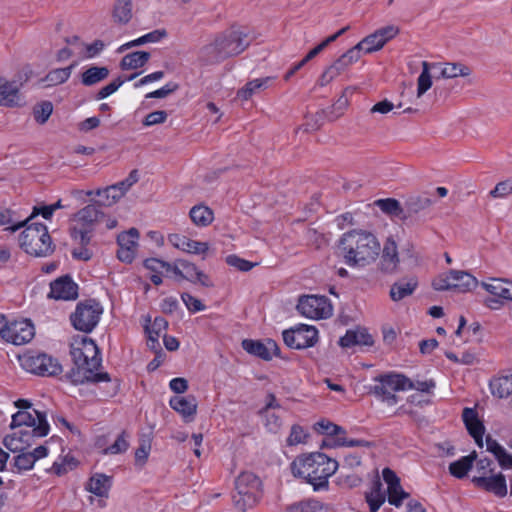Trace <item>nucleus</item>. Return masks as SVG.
<instances>
[{
  "label": "nucleus",
  "instance_id": "obj_38",
  "mask_svg": "<svg viewBox=\"0 0 512 512\" xmlns=\"http://www.w3.org/2000/svg\"><path fill=\"white\" fill-rule=\"evenodd\" d=\"M167 36V32L165 29H156L149 33H146L132 41H129L123 45H121L117 49V53H123L125 50L130 49L132 47L141 46L147 43H158L162 39Z\"/></svg>",
  "mask_w": 512,
  "mask_h": 512
},
{
  "label": "nucleus",
  "instance_id": "obj_59",
  "mask_svg": "<svg viewBox=\"0 0 512 512\" xmlns=\"http://www.w3.org/2000/svg\"><path fill=\"white\" fill-rule=\"evenodd\" d=\"M124 82L125 80L117 78L109 84L103 86L97 93V99L102 100L109 97L110 95L115 93L124 84Z\"/></svg>",
  "mask_w": 512,
  "mask_h": 512
},
{
  "label": "nucleus",
  "instance_id": "obj_41",
  "mask_svg": "<svg viewBox=\"0 0 512 512\" xmlns=\"http://www.w3.org/2000/svg\"><path fill=\"white\" fill-rule=\"evenodd\" d=\"M109 76V69L105 66H90L81 73V83L85 86H93L105 80Z\"/></svg>",
  "mask_w": 512,
  "mask_h": 512
},
{
  "label": "nucleus",
  "instance_id": "obj_39",
  "mask_svg": "<svg viewBox=\"0 0 512 512\" xmlns=\"http://www.w3.org/2000/svg\"><path fill=\"white\" fill-rule=\"evenodd\" d=\"M381 250L383 269L388 272L394 271L400 262L395 241L388 239Z\"/></svg>",
  "mask_w": 512,
  "mask_h": 512
},
{
  "label": "nucleus",
  "instance_id": "obj_34",
  "mask_svg": "<svg viewBox=\"0 0 512 512\" xmlns=\"http://www.w3.org/2000/svg\"><path fill=\"white\" fill-rule=\"evenodd\" d=\"M486 450L493 454L503 469L512 468V454L491 436L486 437Z\"/></svg>",
  "mask_w": 512,
  "mask_h": 512
},
{
  "label": "nucleus",
  "instance_id": "obj_51",
  "mask_svg": "<svg viewBox=\"0 0 512 512\" xmlns=\"http://www.w3.org/2000/svg\"><path fill=\"white\" fill-rule=\"evenodd\" d=\"M107 45V43L100 39H95L92 42L85 41L84 61L95 59L100 56Z\"/></svg>",
  "mask_w": 512,
  "mask_h": 512
},
{
  "label": "nucleus",
  "instance_id": "obj_1",
  "mask_svg": "<svg viewBox=\"0 0 512 512\" xmlns=\"http://www.w3.org/2000/svg\"><path fill=\"white\" fill-rule=\"evenodd\" d=\"M338 248L345 264L358 268L373 263L381 252V244L377 237L365 230H351L344 233Z\"/></svg>",
  "mask_w": 512,
  "mask_h": 512
},
{
  "label": "nucleus",
  "instance_id": "obj_60",
  "mask_svg": "<svg viewBox=\"0 0 512 512\" xmlns=\"http://www.w3.org/2000/svg\"><path fill=\"white\" fill-rule=\"evenodd\" d=\"M168 114L166 111L158 110L147 114L143 120V125L146 127L162 124L167 120Z\"/></svg>",
  "mask_w": 512,
  "mask_h": 512
},
{
  "label": "nucleus",
  "instance_id": "obj_3",
  "mask_svg": "<svg viewBox=\"0 0 512 512\" xmlns=\"http://www.w3.org/2000/svg\"><path fill=\"white\" fill-rule=\"evenodd\" d=\"M250 44L247 31L239 26L215 34L210 42L199 51V58L205 63H218L241 54Z\"/></svg>",
  "mask_w": 512,
  "mask_h": 512
},
{
  "label": "nucleus",
  "instance_id": "obj_24",
  "mask_svg": "<svg viewBox=\"0 0 512 512\" xmlns=\"http://www.w3.org/2000/svg\"><path fill=\"white\" fill-rule=\"evenodd\" d=\"M23 83L0 76V106L17 108L23 105L21 87Z\"/></svg>",
  "mask_w": 512,
  "mask_h": 512
},
{
  "label": "nucleus",
  "instance_id": "obj_42",
  "mask_svg": "<svg viewBox=\"0 0 512 512\" xmlns=\"http://www.w3.org/2000/svg\"><path fill=\"white\" fill-rule=\"evenodd\" d=\"M491 393L498 398H506L512 394V375L494 378L489 384Z\"/></svg>",
  "mask_w": 512,
  "mask_h": 512
},
{
  "label": "nucleus",
  "instance_id": "obj_33",
  "mask_svg": "<svg viewBox=\"0 0 512 512\" xmlns=\"http://www.w3.org/2000/svg\"><path fill=\"white\" fill-rule=\"evenodd\" d=\"M112 485L111 478L105 474L92 475L85 488L88 492L100 498H107Z\"/></svg>",
  "mask_w": 512,
  "mask_h": 512
},
{
  "label": "nucleus",
  "instance_id": "obj_18",
  "mask_svg": "<svg viewBox=\"0 0 512 512\" xmlns=\"http://www.w3.org/2000/svg\"><path fill=\"white\" fill-rule=\"evenodd\" d=\"M400 30L396 25H387L375 30L373 33L364 37L355 47L359 53L371 54L381 50L389 41L394 39Z\"/></svg>",
  "mask_w": 512,
  "mask_h": 512
},
{
  "label": "nucleus",
  "instance_id": "obj_14",
  "mask_svg": "<svg viewBox=\"0 0 512 512\" xmlns=\"http://www.w3.org/2000/svg\"><path fill=\"white\" fill-rule=\"evenodd\" d=\"M11 429L13 431L4 437L3 444L13 453L25 451L36 438L47 436V429L43 424L37 428L16 427Z\"/></svg>",
  "mask_w": 512,
  "mask_h": 512
},
{
  "label": "nucleus",
  "instance_id": "obj_17",
  "mask_svg": "<svg viewBox=\"0 0 512 512\" xmlns=\"http://www.w3.org/2000/svg\"><path fill=\"white\" fill-rule=\"evenodd\" d=\"M21 367L27 372L38 375H55L61 371L56 360L44 353L27 352L19 356Z\"/></svg>",
  "mask_w": 512,
  "mask_h": 512
},
{
  "label": "nucleus",
  "instance_id": "obj_22",
  "mask_svg": "<svg viewBox=\"0 0 512 512\" xmlns=\"http://www.w3.org/2000/svg\"><path fill=\"white\" fill-rule=\"evenodd\" d=\"M168 242L174 248L187 254L201 256L202 259H205L211 251L208 242L194 240L183 234L174 233L168 235Z\"/></svg>",
  "mask_w": 512,
  "mask_h": 512
},
{
  "label": "nucleus",
  "instance_id": "obj_9",
  "mask_svg": "<svg viewBox=\"0 0 512 512\" xmlns=\"http://www.w3.org/2000/svg\"><path fill=\"white\" fill-rule=\"evenodd\" d=\"M100 215V210L94 205H87L79 210L72 219L71 235L73 239L81 245H87Z\"/></svg>",
  "mask_w": 512,
  "mask_h": 512
},
{
  "label": "nucleus",
  "instance_id": "obj_19",
  "mask_svg": "<svg viewBox=\"0 0 512 512\" xmlns=\"http://www.w3.org/2000/svg\"><path fill=\"white\" fill-rule=\"evenodd\" d=\"M35 336L34 324L29 319L5 322L2 338L13 345H24Z\"/></svg>",
  "mask_w": 512,
  "mask_h": 512
},
{
  "label": "nucleus",
  "instance_id": "obj_40",
  "mask_svg": "<svg viewBox=\"0 0 512 512\" xmlns=\"http://www.w3.org/2000/svg\"><path fill=\"white\" fill-rule=\"evenodd\" d=\"M150 59V53L146 51H135L126 54L120 61V68L124 71L142 68Z\"/></svg>",
  "mask_w": 512,
  "mask_h": 512
},
{
  "label": "nucleus",
  "instance_id": "obj_45",
  "mask_svg": "<svg viewBox=\"0 0 512 512\" xmlns=\"http://www.w3.org/2000/svg\"><path fill=\"white\" fill-rule=\"evenodd\" d=\"M417 285L418 282L415 278L395 283L391 287L390 297L393 301H400L405 297L411 295L415 291Z\"/></svg>",
  "mask_w": 512,
  "mask_h": 512
},
{
  "label": "nucleus",
  "instance_id": "obj_55",
  "mask_svg": "<svg viewBox=\"0 0 512 512\" xmlns=\"http://www.w3.org/2000/svg\"><path fill=\"white\" fill-rule=\"evenodd\" d=\"M225 260L229 266L234 267V268L238 269L239 271H243V272H247L254 267L253 263H251L245 259H242L235 254L228 255Z\"/></svg>",
  "mask_w": 512,
  "mask_h": 512
},
{
  "label": "nucleus",
  "instance_id": "obj_64",
  "mask_svg": "<svg viewBox=\"0 0 512 512\" xmlns=\"http://www.w3.org/2000/svg\"><path fill=\"white\" fill-rule=\"evenodd\" d=\"M170 389L177 393L182 394L185 393L188 389V382L185 378L177 377L173 378L169 382Z\"/></svg>",
  "mask_w": 512,
  "mask_h": 512
},
{
  "label": "nucleus",
  "instance_id": "obj_63",
  "mask_svg": "<svg viewBox=\"0 0 512 512\" xmlns=\"http://www.w3.org/2000/svg\"><path fill=\"white\" fill-rule=\"evenodd\" d=\"M144 266L154 272H161L162 270L168 271L170 269V264L158 260L156 258L146 259L144 262Z\"/></svg>",
  "mask_w": 512,
  "mask_h": 512
},
{
  "label": "nucleus",
  "instance_id": "obj_32",
  "mask_svg": "<svg viewBox=\"0 0 512 512\" xmlns=\"http://www.w3.org/2000/svg\"><path fill=\"white\" fill-rule=\"evenodd\" d=\"M170 407L179 413L184 421L190 422L194 419L197 411V402L193 396H174L169 400Z\"/></svg>",
  "mask_w": 512,
  "mask_h": 512
},
{
  "label": "nucleus",
  "instance_id": "obj_58",
  "mask_svg": "<svg viewBox=\"0 0 512 512\" xmlns=\"http://www.w3.org/2000/svg\"><path fill=\"white\" fill-rule=\"evenodd\" d=\"M377 206L385 213L391 215H398L401 211L400 204L395 199H380L377 201Z\"/></svg>",
  "mask_w": 512,
  "mask_h": 512
},
{
  "label": "nucleus",
  "instance_id": "obj_13",
  "mask_svg": "<svg viewBox=\"0 0 512 512\" xmlns=\"http://www.w3.org/2000/svg\"><path fill=\"white\" fill-rule=\"evenodd\" d=\"M314 430L317 433L323 434L326 438L323 440V446L328 448L337 447H358L363 445V441L348 439L346 431L339 425L333 422L322 419L314 424Z\"/></svg>",
  "mask_w": 512,
  "mask_h": 512
},
{
  "label": "nucleus",
  "instance_id": "obj_5",
  "mask_svg": "<svg viewBox=\"0 0 512 512\" xmlns=\"http://www.w3.org/2000/svg\"><path fill=\"white\" fill-rule=\"evenodd\" d=\"M422 71L417 79V97H422L432 87V77L452 79L467 77L471 69L461 63L422 61Z\"/></svg>",
  "mask_w": 512,
  "mask_h": 512
},
{
  "label": "nucleus",
  "instance_id": "obj_43",
  "mask_svg": "<svg viewBox=\"0 0 512 512\" xmlns=\"http://www.w3.org/2000/svg\"><path fill=\"white\" fill-rule=\"evenodd\" d=\"M190 218L194 225L198 227H207L214 220L213 211L205 205H195L190 210Z\"/></svg>",
  "mask_w": 512,
  "mask_h": 512
},
{
  "label": "nucleus",
  "instance_id": "obj_29",
  "mask_svg": "<svg viewBox=\"0 0 512 512\" xmlns=\"http://www.w3.org/2000/svg\"><path fill=\"white\" fill-rule=\"evenodd\" d=\"M280 404L275 396L270 394L266 399L265 406L261 409L260 413L264 419V426L269 432L277 433L282 426L281 416L276 410H280Z\"/></svg>",
  "mask_w": 512,
  "mask_h": 512
},
{
  "label": "nucleus",
  "instance_id": "obj_46",
  "mask_svg": "<svg viewBox=\"0 0 512 512\" xmlns=\"http://www.w3.org/2000/svg\"><path fill=\"white\" fill-rule=\"evenodd\" d=\"M475 458L476 454L472 453L452 462L449 465L450 474L459 479L465 477L472 468Z\"/></svg>",
  "mask_w": 512,
  "mask_h": 512
},
{
  "label": "nucleus",
  "instance_id": "obj_56",
  "mask_svg": "<svg viewBox=\"0 0 512 512\" xmlns=\"http://www.w3.org/2000/svg\"><path fill=\"white\" fill-rule=\"evenodd\" d=\"M307 436L306 431L301 426L293 425L287 443L291 446L302 444L306 441Z\"/></svg>",
  "mask_w": 512,
  "mask_h": 512
},
{
  "label": "nucleus",
  "instance_id": "obj_16",
  "mask_svg": "<svg viewBox=\"0 0 512 512\" xmlns=\"http://www.w3.org/2000/svg\"><path fill=\"white\" fill-rule=\"evenodd\" d=\"M284 343L292 349L313 347L318 341V330L313 325L297 324L282 333Z\"/></svg>",
  "mask_w": 512,
  "mask_h": 512
},
{
  "label": "nucleus",
  "instance_id": "obj_21",
  "mask_svg": "<svg viewBox=\"0 0 512 512\" xmlns=\"http://www.w3.org/2000/svg\"><path fill=\"white\" fill-rule=\"evenodd\" d=\"M482 287L493 297L485 300L486 307L499 310L506 302L512 301V282L503 279H493L483 282Z\"/></svg>",
  "mask_w": 512,
  "mask_h": 512
},
{
  "label": "nucleus",
  "instance_id": "obj_61",
  "mask_svg": "<svg viewBox=\"0 0 512 512\" xmlns=\"http://www.w3.org/2000/svg\"><path fill=\"white\" fill-rule=\"evenodd\" d=\"M510 194H512V180L499 182L490 192L493 198H504Z\"/></svg>",
  "mask_w": 512,
  "mask_h": 512
},
{
  "label": "nucleus",
  "instance_id": "obj_62",
  "mask_svg": "<svg viewBox=\"0 0 512 512\" xmlns=\"http://www.w3.org/2000/svg\"><path fill=\"white\" fill-rule=\"evenodd\" d=\"M339 75H341V72L337 69V67L334 66L332 63L330 66H328L321 76L318 79V85L320 86H326L331 81H333L335 78H337Z\"/></svg>",
  "mask_w": 512,
  "mask_h": 512
},
{
  "label": "nucleus",
  "instance_id": "obj_52",
  "mask_svg": "<svg viewBox=\"0 0 512 512\" xmlns=\"http://www.w3.org/2000/svg\"><path fill=\"white\" fill-rule=\"evenodd\" d=\"M401 260L403 263H406L408 267H414L419 265L420 256L412 243L407 242L402 246Z\"/></svg>",
  "mask_w": 512,
  "mask_h": 512
},
{
  "label": "nucleus",
  "instance_id": "obj_7",
  "mask_svg": "<svg viewBox=\"0 0 512 512\" xmlns=\"http://www.w3.org/2000/svg\"><path fill=\"white\" fill-rule=\"evenodd\" d=\"M374 382L370 392L390 406L398 402L395 392L408 391L412 387L409 378L394 372L379 375L374 378Z\"/></svg>",
  "mask_w": 512,
  "mask_h": 512
},
{
  "label": "nucleus",
  "instance_id": "obj_10",
  "mask_svg": "<svg viewBox=\"0 0 512 512\" xmlns=\"http://www.w3.org/2000/svg\"><path fill=\"white\" fill-rule=\"evenodd\" d=\"M432 285L433 288L438 291L453 290L466 293L474 290L478 286V280L468 272L450 270L435 278Z\"/></svg>",
  "mask_w": 512,
  "mask_h": 512
},
{
  "label": "nucleus",
  "instance_id": "obj_53",
  "mask_svg": "<svg viewBox=\"0 0 512 512\" xmlns=\"http://www.w3.org/2000/svg\"><path fill=\"white\" fill-rule=\"evenodd\" d=\"M13 465L18 473L29 471L32 470L35 465L34 458L30 454V452L22 451L19 452V454L14 457Z\"/></svg>",
  "mask_w": 512,
  "mask_h": 512
},
{
  "label": "nucleus",
  "instance_id": "obj_2",
  "mask_svg": "<svg viewBox=\"0 0 512 512\" xmlns=\"http://www.w3.org/2000/svg\"><path fill=\"white\" fill-rule=\"evenodd\" d=\"M70 354L75 368L73 380L75 382H108L110 376L106 372H98L101 366V357L95 342L87 336L74 338L71 343Z\"/></svg>",
  "mask_w": 512,
  "mask_h": 512
},
{
  "label": "nucleus",
  "instance_id": "obj_30",
  "mask_svg": "<svg viewBox=\"0 0 512 512\" xmlns=\"http://www.w3.org/2000/svg\"><path fill=\"white\" fill-rule=\"evenodd\" d=\"M242 348L247 353L257 356L263 360H271L273 356L278 354V346L276 342L270 339L266 342L245 339L242 341Z\"/></svg>",
  "mask_w": 512,
  "mask_h": 512
},
{
  "label": "nucleus",
  "instance_id": "obj_6",
  "mask_svg": "<svg viewBox=\"0 0 512 512\" xmlns=\"http://www.w3.org/2000/svg\"><path fill=\"white\" fill-rule=\"evenodd\" d=\"M20 247L29 255L45 257L53 252V244L44 224L27 225L19 236Z\"/></svg>",
  "mask_w": 512,
  "mask_h": 512
},
{
  "label": "nucleus",
  "instance_id": "obj_11",
  "mask_svg": "<svg viewBox=\"0 0 512 512\" xmlns=\"http://www.w3.org/2000/svg\"><path fill=\"white\" fill-rule=\"evenodd\" d=\"M296 309L301 316L310 320H324L333 315L331 301L323 295L300 296Z\"/></svg>",
  "mask_w": 512,
  "mask_h": 512
},
{
  "label": "nucleus",
  "instance_id": "obj_31",
  "mask_svg": "<svg viewBox=\"0 0 512 512\" xmlns=\"http://www.w3.org/2000/svg\"><path fill=\"white\" fill-rule=\"evenodd\" d=\"M464 424L479 447H483V436L485 427L479 420L477 411L474 408H465L462 413Z\"/></svg>",
  "mask_w": 512,
  "mask_h": 512
},
{
  "label": "nucleus",
  "instance_id": "obj_50",
  "mask_svg": "<svg viewBox=\"0 0 512 512\" xmlns=\"http://www.w3.org/2000/svg\"><path fill=\"white\" fill-rule=\"evenodd\" d=\"M53 112V105L50 101L37 103L33 108V117L38 124H45Z\"/></svg>",
  "mask_w": 512,
  "mask_h": 512
},
{
  "label": "nucleus",
  "instance_id": "obj_47",
  "mask_svg": "<svg viewBox=\"0 0 512 512\" xmlns=\"http://www.w3.org/2000/svg\"><path fill=\"white\" fill-rule=\"evenodd\" d=\"M113 18L120 24L128 23L132 18V3L130 0H117L113 8Z\"/></svg>",
  "mask_w": 512,
  "mask_h": 512
},
{
  "label": "nucleus",
  "instance_id": "obj_15",
  "mask_svg": "<svg viewBox=\"0 0 512 512\" xmlns=\"http://www.w3.org/2000/svg\"><path fill=\"white\" fill-rule=\"evenodd\" d=\"M102 313L103 308L98 302L88 300L77 305L71 321L75 329L91 332L97 326Z\"/></svg>",
  "mask_w": 512,
  "mask_h": 512
},
{
  "label": "nucleus",
  "instance_id": "obj_48",
  "mask_svg": "<svg viewBox=\"0 0 512 512\" xmlns=\"http://www.w3.org/2000/svg\"><path fill=\"white\" fill-rule=\"evenodd\" d=\"M288 512H331V509L320 501L306 500L292 505Z\"/></svg>",
  "mask_w": 512,
  "mask_h": 512
},
{
  "label": "nucleus",
  "instance_id": "obj_44",
  "mask_svg": "<svg viewBox=\"0 0 512 512\" xmlns=\"http://www.w3.org/2000/svg\"><path fill=\"white\" fill-rule=\"evenodd\" d=\"M74 68L75 64H70L67 67L52 69L42 79V82L45 83L46 86H56L63 84L68 81Z\"/></svg>",
  "mask_w": 512,
  "mask_h": 512
},
{
  "label": "nucleus",
  "instance_id": "obj_12",
  "mask_svg": "<svg viewBox=\"0 0 512 512\" xmlns=\"http://www.w3.org/2000/svg\"><path fill=\"white\" fill-rule=\"evenodd\" d=\"M15 406L19 410L12 415L11 428H37L43 424L46 426L47 435L49 434L50 426L44 412L32 408L31 403L26 399L17 400Z\"/></svg>",
  "mask_w": 512,
  "mask_h": 512
},
{
  "label": "nucleus",
  "instance_id": "obj_28",
  "mask_svg": "<svg viewBox=\"0 0 512 512\" xmlns=\"http://www.w3.org/2000/svg\"><path fill=\"white\" fill-rule=\"evenodd\" d=\"M78 296V286L69 277L63 276L50 284L49 297L56 300H74Z\"/></svg>",
  "mask_w": 512,
  "mask_h": 512
},
{
  "label": "nucleus",
  "instance_id": "obj_36",
  "mask_svg": "<svg viewBox=\"0 0 512 512\" xmlns=\"http://www.w3.org/2000/svg\"><path fill=\"white\" fill-rule=\"evenodd\" d=\"M272 81V77L253 79L247 82L241 89L237 91V98L242 101H247L261 90L267 89Z\"/></svg>",
  "mask_w": 512,
  "mask_h": 512
},
{
  "label": "nucleus",
  "instance_id": "obj_25",
  "mask_svg": "<svg viewBox=\"0 0 512 512\" xmlns=\"http://www.w3.org/2000/svg\"><path fill=\"white\" fill-rule=\"evenodd\" d=\"M139 241V232L136 228L122 232L117 237V257L121 262L131 263L136 256Z\"/></svg>",
  "mask_w": 512,
  "mask_h": 512
},
{
  "label": "nucleus",
  "instance_id": "obj_57",
  "mask_svg": "<svg viewBox=\"0 0 512 512\" xmlns=\"http://www.w3.org/2000/svg\"><path fill=\"white\" fill-rule=\"evenodd\" d=\"M181 299L183 303L185 304L186 308L191 313H196L205 310V305L197 298L192 296L189 293H182Z\"/></svg>",
  "mask_w": 512,
  "mask_h": 512
},
{
  "label": "nucleus",
  "instance_id": "obj_54",
  "mask_svg": "<svg viewBox=\"0 0 512 512\" xmlns=\"http://www.w3.org/2000/svg\"><path fill=\"white\" fill-rule=\"evenodd\" d=\"M129 447L127 435L123 432L120 434L114 443L103 450L104 454L116 455L125 452Z\"/></svg>",
  "mask_w": 512,
  "mask_h": 512
},
{
  "label": "nucleus",
  "instance_id": "obj_4",
  "mask_svg": "<svg viewBox=\"0 0 512 512\" xmlns=\"http://www.w3.org/2000/svg\"><path fill=\"white\" fill-rule=\"evenodd\" d=\"M337 469L338 462L320 452L298 456L292 462L293 474L311 484L314 491L327 490L329 478Z\"/></svg>",
  "mask_w": 512,
  "mask_h": 512
},
{
  "label": "nucleus",
  "instance_id": "obj_37",
  "mask_svg": "<svg viewBox=\"0 0 512 512\" xmlns=\"http://www.w3.org/2000/svg\"><path fill=\"white\" fill-rule=\"evenodd\" d=\"M365 500L370 512H377L386 501V492L382 488L379 479L372 482L371 487L365 492Z\"/></svg>",
  "mask_w": 512,
  "mask_h": 512
},
{
  "label": "nucleus",
  "instance_id": "obj_20",
  "mask_svg": "<svg viewBox=\"0 0 512 512\" xmlns=\"http://www.w3.org/2000/svg\"><path fill=\"white\" fill-rule=\"evenodd\" d=\"M139 180L137 170H132L122 181L110 185L103 189L96 190V196L99 197L98 203L102 206H112L117 203L129 189Z\"/></svg>",
  "mask_w": 512,
  "mask_h": 512
},
{
  "label": "nucleus",
  "instance_id": "obj_23",
  "mask_svg": "<svg viewBox=\"0 0 512 512\" xmlns=\"http://www.w3.org/2000/svg\"><path fill=\"white\" fill-rule=\"evenodd\" d=\"M65 45L58 49L55 58L58 62L72 60L75 68L81 62H84L85 41L78 35H71L65 38Z\"/></svg>",
  "mask_w": 512,
  "mask_h": 512
},
{
  "label": "nucleus",
  "instance_id": "obj_8",
  "mask_svg": "<svg viewBox=\"0 0 512 512\" xmlns=\"http://www.w3.org/2000/svg\"><path fill=\"white\" fill-rule=\"evenodd\" d=\"M262 482L252 472H242L236 480V494L233 496L235 507L246 511L254 507L262 496Z\"/></svg>",
  "mask_w": 512,
  "mask_h": 512
},
{
  "label": "nucleus",
  "instance_id": "obj_35",
  "mask_svg": "<svg viewBox=\"0 0 512 512\" xmlns=\"http://www.w3.org/2000/svg\"><path fill=\"white\" fill-rule=\"evenodd\" d=\"M339 344L344 348H351L356 345L370 346L373 344V339L366 330H348L345 335L340 338Z\"/></svg>",
  "mask_w": 512,
  "mask_h": 512
},
{
  "label": "nucleus",
  "instance_id": "obj_27",
  "mask_svg": "<svg viewBox=\"0 0 512 512\" xmlns=\"http://www.w3.org/2000/svg\"><path fill=\"white\" fill-rule=\"evenodd\" d=\"M382 477L387 484V499L391 505L400 507L409 494L405 492L401 486L400 478L390 468H384Z\"/></svg>",
  "mask_w": 512,
  "mask_h": 512
},
{
  "label": "nucleus",
  "instance_id": "obj_49",
  "mask_svg": "<svg viewBox=\"0 0 512 512\" xmlns=\"http://www.w3.org/2000/svg\"><path fill=\"white\" fill-rule=\"evenodd\" d=\"M361 54L355 46L347 50L337 60L333 62L334 66L341 72V74L348 69L352 64L358 62Z\"/></svg>",
  "mask_w": 512,
  "mask_h": 512
},
{
  "label": "nucleus",
  "instance_id": "obj_26",
  "mask_svg": "<svg viewBox=\"0 0 512 512\" xmlns=\"http://www.w3.org/2000/svg\"><path fill=\"white\" fill-rule=\"evenodd\" d=\"M472 482L476 487L490 492L496 497L503 498L507 495L506 478L502 473L490 476L474 475Z\"/></svg>",
  "mask_w": 512,
  "mask_h": 512
}]
</instances>
